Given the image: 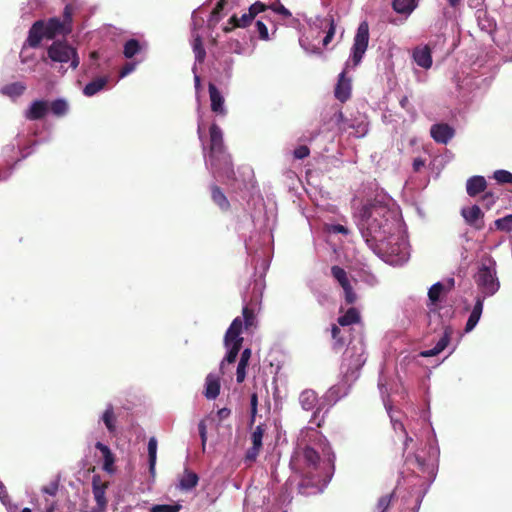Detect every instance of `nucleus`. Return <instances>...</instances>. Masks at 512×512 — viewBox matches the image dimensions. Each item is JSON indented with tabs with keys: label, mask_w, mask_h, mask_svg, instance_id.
Segmentation results:
<instances>
[{
	"label": "nucleus",
	"mask_w": 512,
	"mask_h": 512,
	"mask_svg": "<svg viewBox=\"0 0 512 512\" xmlns=\"http://www.w3.org/2000/svg\"><path fill=\"white\" fill-rule=\"evenodd\" d=\"M242 332V319L236 317L229 328L227 329L224 336V345L228 349V352L220 364V370L224 374L226 364H232L236 361L238 353L243 344Z\"/></svg>",
	"instance_id": "obj_6"
},
{
	"label": "nucleus",
	"mask_w": 512,
	"mask_h": 512,
	"mask_svg": "<svg viewBox=\"0 0 512 512\" xmlns=\"http://www.w3.org/2000/svg\"><path fill=\"white\" fill-rule=\"evenodd\" d=\"M95 448L102 453L104 459L103 469L108 473H113L115 457L110 448L102 442H97Z\"/></svg>",
	"instance_id": "obj_24"
},
{
	"label": "nucleus",
	"mask_w": 512,
	"mask_h": 512,
	"mask_svg": "<svg viewBox=\"0 0 512 512\" xmlns=\"http://www.w3.org/2000/svg\"><path fill=\"white\" fill-rule=\"evenodd\" d=\"M192 47L195 54L196 62L202 63L205 58L206 52L202 45L201 36L195 31L193 32Z\"/></svg>",
	"instance_id": "obj_36"
},
{
	"label": "nucleus",
	"mask_w": 512,
	"mask_h": 512,
	"mask_svg": "<svg viewBox=\"0 0 512 512\" xmlns=\"http://www.w3.org/2000/svg\"><path fill=\"white\" fill-rule=\"evenodd\" d=\"M299 44L307 53L313 54L319 52V49L317 47L310 46V44L308 43V37L306 36L300 37Z\"/></svg>",
	"instance_id": "obj_53"
},
{
	"label": "nucleus",
	"mask_w": 512,
	"mask_h": 512,
	"mask_svg": "<svg viewBox=\"0 0 512 512\" xmlns=\"http://www.w3.org/2000/svg\"><path fill=\"white\" fill-rule=\"evenodd\" d=\"M257 260L258 261H257L256 265H260L264 271L269 267V258L262 257V258H257Z\"/></svg>",
	"instance_id": "obj_61"
},
{
	"label": "nucleus",
	"mask_w": 512,
	"mask_h": 512,
	"mask_svg": "<svg viewBox=\"0 0 512 512\" xmlns=\"http://www.w3.org/2000/svg\"><path fill=\"white\" fill-rule=\"evenodd\" d=\"M484 299L485 298L481 297V296H478L476 298L475 305H474V307L469 315V318L466 322V326H465L466 332H471L475 328L477 323L479 322L482 311H483Z\"/></svg>",
	"instance_id": "obj_19"
},
{
	"label": "nucleus",
	"mask_w": 512,
	"mask_h": 512,
	"mask_svg": "<svg viewBox=\"0 0 512 512\" xmlns=\"http://www.w3.org/2000/svg\"><path fill=\"white\" fill-rule=\"evenodd\" d=\"M102 420L109 432H114L116 429V416L114 414L113 406L109 405L102 415Z\"/></svg>",
	"instance_id": "obj_38"
},
{
	"label": "nucleus",
	"mask_w": 512,
	"mask_h": 512,
	"mask_svg": "<svg viewBox=\"0 0 512 512\" xmlns=\"http://www.w3.org/2000/svg\"><path fill=\"white\" fill-rule=\"evenodd\" d=\"M139 62H129L126 65L123 66V68L120 71L119 77L124 78L128 76L130 73H132Z\"/></svg>",
	"instance_id": "obj_55"
},
{
	"label": "nucleus",
	"mask_w": 512,
	"mask_h": 512,
	"mask_svg": "<svg viewBox=\"0 0 512 512\" xmlns=\"http://www.w3.org/2000/svg\"><path fill=\"white\" fill-rule=\"evenodd\" d=\"M26 90V85L23 82H13L1 87L0 92L12 99L21 96Z\"/></svg>",
	"instance_id": "obj_29"
},
{
	"label": "nucleus",
	"mask_w": 512,
	"mask_h": 512,
	"mask_svg": "<svg viewBox=\"0 0 512 512\" xmlns=\"http://www.w3.org/2000/svg\"><path fill=\"white\" fill-rule=\"evenodd\" d=\"M181 509V505L176 504H160V505H154L150 512H179Z\"/></svg>",
	"instance_id": "obj_46"
},
{
	"label": "nucleus",
	"mask_w": 512,
	"mask_h": 512,
	"mask_svg": "<svg viewBox=\"0 0 512 512\" xmlns=\"http://www.w3.org/2000/svg\"><path fill=\"white\" fill-rule=\"evenodd\" d=\"M207 419H202L198 424V431L201 438V446L202 450L205 451L206 448V442H207V425H206Z\"/></svg>",
	"instance_id": "obj_50"
},
{
	"label": "nucleus",
	"mask_w": 512,
	"mask_h": 512,
	"mask_svg": "<svg viewBox=\"0 0 512 512\" xmlns=\"http://www.w3.org/2000/svg\"><path fill=\"white\" fill-rule=\"evenodd\" d=\"M220 387L219 380L212 375H208L206 378L205 397L210 400L216 399L220 393Z\"/></svg>",
	"instance_id": "obj_30"
},
{
	"label": "nucleus",
	"mask_w": 512,
	"mask_h": 512,
	"mask_svg": "<svg viewBox=\"0 0 512 512\" xmlns=\"http://www.w3.org/2000/svg\"><path fill=\"white\" fill-rule=\"evenodd\" d=\"M393 497V493L386 494L379 498L377 505H376V511L377 512H386L388 508L390 507L391 500Z\"/></svg>",
	"instance_id": "obj_48"
},
{
	"label": "nucleus",
	"mask_w": 512,
	"mask_h": 512,
	"mask_svg": "<svg viewBox=\"0 0 512 512\" xmlns=\"http://www.w3.org/2000/svg\"><path fill=\"white\" fill-rule=\"evenodd\" d=\"M205 164L216 179L230 178L233 174L230 157L224 150L222 130L216 124L210 127V152L205 154Z\"/></svg>",
	"instance_id": "obj_4"
},
{
	"label": "nucleus",
	"mask_w": 512,
	"mask_h": 512,
	"mask_svg": "<svg viewBox=\"0 0 512 512\" xmlns=\"http://www.w3.org/2000/svg\"><path fill=\"white\" fill-rule=\"evenodd\" d=\"M253 19L254 17L249 11L243 13L240 18H237L236 16L232 17V20L237 27H246L252 22Z\"/></svg>",
	"instance_id": "obj_49"
},
{
	"label": "nucleus",
	"mask_w": 512,
	"mask_h": 512,
	"mask_svg": "<svg viewBox=\"0 0 512 512\" xmlns=\"http://www.w3.org/2000/svg\"><path fill=\"white\" fill-rule=\"evenodd\" d=\"M48 57L52 62L65 64L69 63V67L76 69L79 66L80 59L74 47L64 41H55L48 48Z\"/></svg>",
	"instance_id": "obj_9"
},
{
	"label": "nucleus",
	"mask_w": 512,
	"mask_h": 512,
	"mask_svg": "<svg viewBox=\"0 0 512 512\" xmlns=\"http://www.w3.org/2000/svg\"><path fill=\"white\" fill-rule=\"evenodd\" d=\"M73 14V5L68 4L65 6L63 13V20L57 17L50 18L48 21H36L29 30L28 37L25 45L22 48L20 57L22 62H26L28 56L27 46L36 48L39 46L43 38L53 39L59 35H66L71 32V22Z\"/></svg>",
	"instance_id": "obj_3"
},
{
	"label": "nucleus",
	"mask_w": 512,
	"mask_h": 512,
	"mask_svg": "<svg viewBox=\"0 0 512 512\" xmlns=\"http://www.w3.org/2000/svg\"><path fill=\"white\" fill-rule=\"evenodd\" d=\"M360 321V314L354 307L349 308L346 313L338 318V323L341 326H349L356 324Z\"/></svg>",
	"instance_id": "obj_34"
},
{
	"label": "nucleus",
	"mask_w": 512,
	"mask_h": 512,
	"mask_svg": "<svg viewBox=\"0 0 512 512\" xmlns=\"http://www.w3.org/2000/svg\"><path fill=\"white\" fill-rule=\"evenodd\" d=\"M322 25L328 27V31L322 40L323 45L327 46L331 42L335 34L334 19L332 17H327L323 20Z\"/></svg>",
	"instance_id": "obj_41"
},
{
	"label": "nucleus",
	"mask_w": 512,
	"mask_h": 512,
	"mask_svg": "<svg viewBox=\"0 0 512 512\" xmlns=\"http://www.w3.org/2000/svg\"><path fill=\"white\" fill-rule=\"evenodd\" d=\"M268 9L272 10L273 12L281 15L283 18H291L292 14L291 12L280 2H275L267 6Z\"/></svg>",
	"instance_id": "obj_47"
},
{
	"label": "nucleus",
	"mask_w": 512,
	"mask_h": 512,
	"mask_svg": "<svg viewBox=\"0 0 512 512\" xmlns=\"http://www.w3.org/2000/svg\"><path fill=\"white\" fill-rule=\"evenodd\" d=\"M493 178L499 184H512V173L504 169L494 171Z\"/></svg>",
	"instance_id": "obj_44"
},
{
	"label": "nucleus",
	"mask_w": 512,
	"mask_h": 512,
	"mask_svg": "<svg viewBox=\"0 0 512 512\" xmlns=\"http://www.w3.org/2000/svg\"><path fill=\"white\" fill-rule=\"evenodd\" d=\"M266 431V426L264 424H259L255 427L253 432L251 433L250 440L252 446L246 451L245 454V462L251 464L256 461L258 455L260 454L263 447V436Z\"/></svg>",
	"instance_id": "obj_11"
},
{
	"label": "nucleus",
	"mask_w": 512,
	"mask_h": 512,
	"mask_svg": "<svg viewBox=\"0 0 512 512\" xmlns=\"http://www.w3.org/2000/svg\"><path fill=\"white\" fill-rule=\"evenodd\" d=\"M211 196H212V199L214 201V203L219 206V208L221 210H228L230 204H229V201L227 199V197L225 196V194L222 192V190L213 185L211 187Z\"/></svg>",
	"instance_id": "obj_33"
},
{
	"label": "nucleus",
	"mask_w": 512,
	"mask_h": 512,
	"mask_svg": "<svg viewBox=\"0 0 512 512\" xmlns=\"http://www.w3.org/2000/svg\"><path fill=\"white\" fill-rule=\"evenodd\" d=\"M148 457H149V469L153 473L156 465L157 457V440L155 437H151L148 441Z\"/></svg>",
	"instance_id": "obj_39"
},
{
	"label": "nucleus",
	"mask_w": 512,
	"mask_h": 512,
	"mask_svg": "<svg viewBox=\"0 0 512 512\" xmlns=\"http://www.w3.org/2000/svg\"><path fill=\"white\" fill-rule=\"evenodd\" d=\"M209 95L211 101V110L218 115H226L224 97L214 84H209Z\"/></svg>",
	"instance_id": "obj_15"
},
{
	"label": "nucleus",
	"mask_w": 512,
	"mask_h": 512,
	"mask_svg": "<svg viewBox=\"0 0 512 512\" xmlns=\"http://www.w3.org/2000/svg\"><path fill=\"white\" fill-rule=\"evenodd\" d=\"M461 215L465 219V221L476 228H482L481 219L483 218V213L479 206L472 205L470 207L462 208Z\"/></svg>",
	"instance_id": "obj_16"
},
{
	"label": "nucleus",
	"mask_w": 512,
	"mask_h": 512,
	"mask_svg": "<svg viewBox=\"0 0 512 512\" xmlns=\"http://www.w3.org/2000/svg\"><path fill=\"white\" fill-rule=\"evenodd\" d=\"M49 109L52 111L53 115L62 117L67 114L69 105L65 99L59 98L49 103Z\"/></svg>",
	"instance_id": "obj_35"
},
{
	"label": "nucleus",
	"mask_w": 512,
	"mask_h": 512,
	"mask_svg": "<svg viewBox=\"0 0 512 512\" xmlns=\"http://www.w3.org/2000/svg\"><path fill=\"white\" fill-rule=\"evenodd\" d=\"M331 273L333 277L339 282L341 287L348 286L350 284L346 271L339 267V266H333L331 268Z\"/></svg>",
	"instance_id": "obj_43"
},
{
	"label": "nucleus",
	"mask_w": 512,
	"mask_h": 512,
	"mask_svg": "<svg viewBox=\"0 0 512 512\" xmlns=\"http://www.w3.org/2000/svg\"><path fill=\"white\" fill-rule=\"evenodd\" d=\"M309 148L305 145L299 146L293 152V155L296 159H304L309 155Z\"/></svg>",
	"instance_id": "obj_56"
},
{
	"label": "nucleus",
	"mask_w": 512,
	"mask_h": 512,
	"mask_svg": "<svg viewBox=\"0 0 512 512\" xmlns=\"http://www.w3.org/2000/svg\"><path fill=\"white\" fill-rule=\"evenodd\" d=\"M49 111V102L46 100H35L24 111L27 120L35 121L44 118Z\"/></svg>",
	"instance_id": "obj_13"
},
{
	"label": "nucleus",
	"mask_w": 512,
	"mask_h": 512,
	"mask_svg": "<svg viewBox=\"0 0 512 512\" xmlns=\"http://www.w3.org/2000/svg\"><path fill=\"white\" fill-rule=\"evenodd\" d=\"M450 7L456 8L460 5L462 0H446Z\"/></svg>",
	"instance_id": "obj_64"
},
{
	"label": "nucleus",
	"mask_w": 512,
	"mask_h": 512,
	"mask_svg": "<svg viewBox=\"0 0 512 512\" xmlns=\"http://www.w3.org/2000/svg\"><path fill=\"white\" fill-rule=\"evenodd\" d=\"M318 402V396L313 390H304L299 396V403L304 410L311 411L316 409L310 419V423H315L316 427L320 428L324 423V416L319 421H316L321 411Z\"/></svg>",
	"instance_id": "obj_10"
},
{
	"label": "nucleus",
	"mask_w": 512,
	"mask_h": 512,
	"mask_svg": "<svg viewBox=\"0 0 512 512\" xmlns=\"http://www.w3.org/2000/svg\"><path fill=\"white\" fill-rule=\"evenodd\" d=\"M325 231L329 235L341 234L346 239H349L352 235V231L347 226L342 225V224H333V223L325 224Z\"/></svg>",
	"instance_id": "obj_37"
},
{
	"label": "nucleus",
	"mask_w": 512,
	"mask_h": 512,
	"mask_svg": "<svg viewBox=\"0 0 512 512\" xmlns=\"http://www.w3.org/2000/svg\"><path fill=\"white\" fill-rule=\"evenodd\" d=\"M449 341H450L449 334L447 332H445L432 349L422 351L420 353V355L422 357L436 356L439 353H441L448 346Z\"/></svg>",
	"instance_id": "obj_31"
},
{
	"label": "nucleus",
	"mask_w": 512,
	"mask_h": 512,
	"mask_svg": "<svg viewBox=\"0 0 512 512\" xmlns=\"http://www.w3.org/2000/svg\"><path fill=\"white\" fill-rule=\"evenodd\" d=\"M366 362L365 348L362 342L348 346L343 355L341 368L346 377H353Z\"/></svg>",
	"instance_id": "obj_8"
},
{
	"label": "nucleus",
	"mask_w": 512,
	"mask_h": 512,
	"mask_svg": "<svg viewBox=\"0 0 512 512\" xmlns=\"http://www.w3.org/2000/svg\"><path fill=\"white\" fill-rule=\"evenodd\" d=\"M474 280L484 298L494 295L499 290L500 283L496 275V262L493 258H486L481 263Z\"/></svg>",
	"instance_id": "obj_5"
},
{
	"label": "nucleus",
	"mask_w": 512,
	"mask_h": 512,
	"mask_svg": "<svg viewBox=\"0 0 512 512\" xmlns=\"http://www.w3.org/2000/svg\"><path fill=\"white\" fill-rule=\"evenodd\" d=\"M352 217L365 242L373 247V241H383L399 221V210L392 198L377 194L373 199L352 203Z\"/></svg>",
	"instance_id": "obj_1"
},
{
	"label": "nucleus",
	"mask_w": 512,
	"mask_h": 512,
	"mask_svg": "<svg viewBox=\"0 0 512 512\" xmlns=\"http://www.w3.org/2000/svg\"><path fill=\"white\" fill-rule=\"evenodd\" d=\"M59 489V483L57 481L50 482L48 485L42 488V492L50 496H55Z\"/></svg>",
	"instance_id": "obj_54"
},
{
	"label": "nucleus",
	"mask_w": 512,
	"mask_h": 512,
	"mask_svg": "<svg viewBox=\"0 0 512 512\" xmlns=\"http://www.w3.org/2000/svg\"><path fill=\"white\" fill-rule=\"evenodd\" d=\"M483 3L482 0H470L469 1V6L472 7V8H477L479 6H481Z\"/></svg>",
	"instance_id": "obj_63"
},
{
	"label": "nucleus",
	"mask_w": 512,
	"mask_h": 512,
	"mask_svg": "<svg viewBox=\"0 0 512 512\" xmlns=\"http://www.w3.org/2000/svg\"><path fill=\"white\" fill-rule=\"evenodd\" d=\"M242 314H243L242 325L244 324L245 329L248 330L252 326L255 325L256 318H255L254 311L248 307H244Z\"/></svg>",
	"instance_id": "obj_45"
},
{
	"label": "nucleus",
	"mask_w": 512,
	"mask_h": 512,
	"mask_svg": "<svg viewBox=\"0 0 512 512\" xmlns=\"http://www.w3.org/2000/svg\"><path fill=\"white\" fill-rule=\"evenodd\" d=\"M230 415H231V410L229 408L224 407V408L219 409L216 414L218 424H220L225 419L229 418Z\"/></svg>",
	"instance_id": "obj_58"
},
{
	"label": "nucleus",
	"mask_w": 512,
	"mask_h": 512,
	"mask_svg": "<svg viewBox=\"0 0 512 512\" xmlns=\"http://www.w3.org/2000/svg\"><path fill=\"white\" fill-rule=\"evenodd\" d=\"M108 488V482L102 481L100 475H94L92 478V491L94 499L97 503V508L100 512H103L107 506L106 490Z\"/></svg>",
	"instance_id": "obj_12"
},
{
	"label": "nucleus",
	"mask_w": 512,
	"mask_h": 512,
	"mask_svg": "<svg viewBox=\"0 0 512 512\" xmlns=\"http://www.w3.org/2000/svg\"><path fill=\"white\" fill-rule=\"evenodd\" d=\"M255 28H256L257 33L259 34L260 39L265 40V41L270 39L267 26L265 25L264 22H262L261 20H258L255 24Z\"/></svg>",
	"instance_id": "obj_51"
},
{
	"label": "nucleus",
	"mask_w": 512,
	"mask_h": 512,
	"mask_svg": "<svg viewBox=\"0 0 512 512\" xmlns=\"http://www.w3.org/2000/svg\"><path fill=\"white\" fill-rule=\"evenodd\" d=\"M351 95V81L345 77V70L339 75L337 85L335 87V97L341 102L349 99Z\"/></svg>",
	"instance_id": "obj_18"
},
{
	"label": "nucleus",
	"mask_w": 512,
	"mask_h": 512,
	"mask_svg": "<svg viewBox=\"0 0 512 512\" xmlns=\"http://www.w3.org/2000/svg\"><path fill=\"white\" fill-rule=\"evenodd\" d=\"M494 224L500 231L512 232V214L496 219Z\"/></svg>",
	"instance_id": "obj_42"
},
{
	"label": "nucleus",
	"mask_w": 512,
	"mask_h": 512,
	"mask_svg": "<svg viewBox=\"0 0 512 512\" xmlns=\"http://www.w3.org/2000/svg\"><path fill=\"white\" fill-rule=\"evenodd\" d=\"M144 48L145 45H142L138 40L130 39L124 44L123 54L126 58L131 59Z\"/></svg>",
	"instance_id": "obj_32"
},
{
	"label": "nucleus",
	"mask_w": 512,
	"mask_h": 512,
	"mask_svg": "<svg viewBox=\"0 0 512 512\" xmlns=\"http://www.w3.org/2000/svg\"><path fill=\"white\" fill-rule=\"evenodd\" d=\"M266 9V6L261 2H255L249 7V12L252 14V16L255 18L256 15L263 12Z\"/></svg>",
	"instance_id": "obj_57"
},
{
	"label": "nucleus",
	"mask_w": 512,
	"mask_h": 512,
	"mask_svg": "<svg viewBox=\"0 0 512 512\" xmlns=\"http://www.w3.org/2000/svg\"><path fill=\"white\" fill-rule=\"evenodd\" d=\"M430 135L435 142L447 144L454 136V129L448 124L438 123L432 125Z\"/></svg>",
	"instance_id": "obj_14"
},
{
	"label": "nucleus",
	"mask_w": 512,
	"mask_h": 512,
	"mask_svg": "<svg viewBox=\"0 0 512 512\" xmlns=\"http://www.w3.org/2000/svg\"><path fill=\"white\" fill-rule=\"evenodd\" d=\"M342 288L344 290L346 303L353 304L356 301L357 296H356L355 292L353 291L351 284H348V286H344Z\"/></svg>",
	"instance_id": "obj_52"
},
{
	"label": "nucleus",
	"mask_w": 512,
	"mask_h": 512,
	"mask_svg": "<svg viewBox=\"0 0 512 512\" xmlns=\"http://www.w3.org/2000/svg\"><path fill=\"white\" fill-rule=\"evenodd\" d=\"M392 6L397 14L409 17L417 7L416 0H393Z\"/></svg>",
	"instance_id": "obj_25"
},
{
	"label": "nucleus",
	"mask_w": 512,
	"mask_h": 512,
	"mask_svg": "<svg viewBox=\"0 0 512 512\" xmlns=\"http://www.w3.org/2000/svg\"><path fill=\"white\" fill-rule=\"evenodd\" d=\"M413 60L415 63L424 69H429L432 66L431 50L428 46H420L413 51Z\"/></svg>",
	"instance_id": "obj_17"
},
{
	"label": "nucleus",
	"mask_w": 512,
	"mask_h": 512,
	"mask_svg": "<svg viewBox=\"0 0 512 512\" xmlns=\"http://www.w3.org/2000/svg\"><path fill=\"white\" fill-rule=\"evenodd\" d=\"M444 290L445 286L441 282H437L430 287L428 291V298L430 301L428 308L431 312H435L437 310V303L440 301V296Z\"/></svg>",
	"instance_id": "obj_27"
},
{
	"label": "nucleus",
	"mask_w": 512,
	"mask_h": 512,
	"mask_svg": "<svg viewBox=\"0 0 512 512\" xmlns=\"http://www.w3.org/2000/svg\"><path fill=\"white\" fill-rule=\"evenodd\" d=\"M487 182L483 176H472L467 180L466 191L471 197L478 195L486 189Z\"/></svg>",
	"instance_id": "obj_20"
},
{
	"label": "nucleus",
	"mask_w": 512,
	"mask_h": 512,
	"mask_svg": "<svg viewBox=\"0 0 512 512\" xmlns=\"http://www.w3.org/2000/svg\"><path fill=\"white\" fill-rule=\"evenodd\" d=\"M108 77H99L85 85L83 94L87 97H92L98 92L102 91L108 83Z\"/></svg>",
	"instance_id": "obj_28"
},
{
	"label": "nucleus",
	"mask_w": 512,
	"mask_h": 512,
	"mask_svg": "<svg viewBox=\"0 0 512 512\" xmlns=\"http://www.w3.org/2000/svg\"><path fill=\"white\" fill-rule=\"evenodd\" d=\"M369 43V25L366 21L359 24L354 36L350 56L345 63V70L356 68L362 61Z\"/></svg>",
	"instance_id": "obj_7"
},
{
	"label": "nucleus",
	"mask_w": 512,
	"mask_h": 512,
	"mask_svg": "<svg viewBox=\"0 0 512 512\" xmlns=\"http://www.w3.org/2000/svg\"><path fill=\"white\" fill-rule=\"evenodd\" d=\"M405 461H406V463H415L421 469H423V467L425 465L424 459H422L421 457H419L417 455L407 456Z\"/></svg>",
	"instance_id": "obj_59"
},
{
	"label": "nucleus",
	"mask_w": 512,
	"mask_h": 512,
	"mask_svg": "<svg viewBox=\"0 0 512 512\" xmlns=\"http://www.w3.org/2000/svg\"><path fill=\"white\" fill-rule=\"evenodd\" d=\"M252 352L250 348H246L242 351L240 360L236 370V381L242 383L246 378V368L251 358Z\"/></svg>",
	"instance_id": "obj_26"
},
{
	"label": "nucleus",
	"mask_w": 512,
	"mask_h": 512,
	"mask_svg": "<svg viewBox=\"0 0 512 512\" xmlns=\"http://www.w3.org/2000/svg\"><path fill=\"white\" fill-rule=\"evenodd\" d=\"M331 334L333 338V349L336 351L341 350L345 345V338L342 335L341 329L336 324L332 325Z\"/></svg>",
	"instance_id": "obj_40"
},
{
	"label": "nucleus",
	"mask_w": 512,
	"mask_h": 512,
	"mask_svg": "<svg viewBox=\"0 0 512 512\" xmlns=\"http://www.w3.org/2000/svg\"><path fill=\"white\" fill-rule=\"evenodd\" d=\"M192 70H193V74H194V86H195V91H196V100H197V102H199V91H200V88H201L200 76L196 72V65H194ZM197 113H198V129H197V133H198V137H199L200 141L202 142L203 141V135H204V126L205 125H204V121H203L202 114H201L200 103H198Z\"/></svg>",
	"instance_id": "obj_23"
},
{
	"label": "nucleus",
	"mask_w": 512,
	"mask_h": 512,
	"mask_svg": "<svg viewBox=\"0 0 512 512\" xmlns=\"http://www.w3.org/2000/svg\"><path fill=\"white\" fill-rule=\"evenodd\" d=\"M198 481V475L188 468H185L183 474L179 478L178 488L182 491H190L197 486Z\"/></svg>",
	"instance_id": "obj_21"
},
{
	"label": "nucleus",
	"mask_w": 512,
	"mask_h": 512,
	"mask_svg": "<svg viewBox=\"0 0 512 512\" xmlns=\"http://www.w3.org/2000/svg\"><path fill=\"white\" fill-rule=\"evenodd\" d=\"M307 437L310 443L299 448L295 457L302 464L303 469L308 474H312L319 470L321 462H327L333 466L335 456L325 436L316 429L309 428L307 429Z\"/></svg>",
	"instance_id": "obj_2"
},
{
	"label": "nucleus",
	"mask_w": 512,
	"mask_h": 512,
	"mask_svg": "<svg viewBox=\"0 0 512 512\" xmlns=\"http://www.w3.org/2000/svg\"><path fill=\"white\" fill-rule=\"evenodd\" d=\"M424 166H425V160L424 159H422V158H415L413 160V169H414V171L418 172Z\"/></svg>",
	"instance_id": "obj_60"
},
{
	"label": "nucleus",
	"mask_w": 512,
	"mask_h": 512,
	"mask_svg": "<svg viewBox=\"0 0 512 512\" xmlns=\"http://www.w3.org/2000/svg\"><path fill=\"white\" fill-rule=\"evenodd\" d=\"M258 407V395L257 393H252L250 397V408L257 409Z\"/></svg>",
	"instance_id": "obj_62"
},
{
	"label": "nucleus",
	"mask_w": 512,
	"mask_h": 512,
	"mask_svg": "<svg viewBox=\"0 0 512 512\" xmlns=\"http://www.w3.org/2000/svg\"><path fill=\"white\" fill-rule=\"evenodd\" d=\"M476 20L478 23L479 28L488 33L492 34L495 30L496 23L494 19H492L488 14L486 10L483 9H477L476 11Z\"/></svg>",
	"instance_id": "obj_22"
}]
</instances>
